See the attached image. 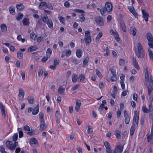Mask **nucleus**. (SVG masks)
<instances>
[{"instance_id":"obj_27","label":"nucleus","mask_w":153,"mask_h":153,"mask_svg":"<svg viewBox=\"0 0 153 153\" xmlns=\"http://www.w3.org/2000/svg\"><path fill=\"white\" fill-rule=\"evenodd\" d=\"M18 131L19 133V137L21 138L23 136V131L21 128H18Z\"/></svg>"},{"instance_id":"obj_53","label":"nucleus","mask_w":153,"mask_h":153,"mask_svg":"<svg viewBox=\"0 0 153 153\" xmlns=\"http://www.w3.org/2000/svg\"><path fill=\"white\" fill-rule=\"evenodd\" d=\"M30 36L31 38L33 40H35L36 37V34L34 33H32L30 34Z\"/></svg>"},{"instance_id":"obj_15","label":"nucleus","mask_w":153,"mask_h":153,"mask_svg":"<svg viewBox=\"0 0 153 153\" xmlns=\"http://www.w3.org/2000/svg\"><path fill=\"white\" fill-rule=\"evenodd\" d=\"M128 9L130 12L135 17L136 16H137V12L135 10L133 7H129Z\"/></svg>"},{"instance_id":"obj_42","label":"nucleus","mask_w":153,"mask_h":153,"mask_svg":"<svg viewBox=\"0 0 153 153\" xmlns=\"http://www.w3.org/2000/svg\"><path fill=\"white\" fill-rule=\"evenodd\" d=\"M17 39L19 41H21L22 43L24 42L25 41V39L22 38V36L20 35L18 36Z\"/></svg>"},{"instance_id":"obj_51","label":"nucleus","mask_w":153,"mask_h":153,"mask_svg":"<svg viewBox=\"0 0 153 153\" xmlns=\"http://www.w3.org/2000/svg\"><path fill=\"white\" fill-rule=\"evenodd\" d=\"M18 143L17 142H15L13 144V151H14L16 146H18Z\"/></svg>"},{"instance_id":"obj_37","label":"nucleus","mask_w":153,"mask_h":153,"mask_svg":"<svg viewBox=\"0 0 153 153\" xmlns=\"http://www.w3.org/2000/svg\"><path fill=\"white\" fill-rule=\"evenodd\" d=\"M58 19L60 22L62 24H65V19L62 16H60L58 17Z\"/></svg>"},{"instance_id":"obj_28","label":"nucleus","mask_w":153,"mask_h":153,"mask_svg":"<svg viewBox=\"0 0 153 153\" xmlns=\"http://www.w3.org/2000/svg\"><path fill=\"white\" fill-rule=\"evenodd\" d=\"M102 36V32L100 33L97 36L96 39L95 41L96 43L98 42L99 40Z\"/></svg>"},{"instance_id":"obj_54","label":"nucleus","mask_w":153,"mask_h":153,"mask_svg":"<svg viewBox=\"0 0 153 153\" xmlns=\"http://www.w3.org/2000/svg\"><path fill=\"white\" fill-rule=\"evenodd\" d=\"M125 122L126 124L129 123L130 121V118L129 116L127 117H125Z\"/></svg>"},{"instance_id":"obj_39","label":"nucleus","mask_w":153,"mask_h":153,"mask_svg":"<svg viewBox=\"0 0 153 153\" xmlns=\"http://www.w3.org/2000/svg\"><path fill=\"white\" fill-rule=\"evenodd\" d=\"M135 127L134 126H132L131 127V128L130 130V135L132 136L133 134L134 133V131H135Z\"/></svg>"},{"instance_id":"obj_13","label":"nucleus","mask_w":153,"mask_h":153,"mask_svg":"<svg viewBox=\"0 0 153 153\" xmlns=\"http://www.w3.org/2000/svg\"><path fill=\"white\" fill-rule=\"evenodd\" d=\"M120 25L122 30L124 32L126 31V29L124 22L121 20L120 22Z\"/></svg>"},{"instance_id":"obj_30","label":"nucleus","mask_w":153,"mask_h":153,"mask_svg":"<svg viewBox=\"0 0 153 153\" xmlns=\"http://www.w3.org/2000/svg\"><path fill=\"white\" fill-rule=\"evenodd\" d=\"M84 40L86 45H89L91 41V38H85Z\"/></svg>"},{"instance_id":"obj_47","label":"nucleus","mask_w":153,"mask_h":153,"mask_svg":"<svg viewBox=\"0 0 153 153\" xmlns=\"http://www.w3.org/2000/svg\"><path fill=\"white\" fill-rule=\"evenodd\" d=\"M85 38H91L90 35V33L89 31H86L85 32Z\"/></svg>"},{"instance_id":"obj_60","label":"nucleus","mask_w":153,"mask_h":153,"mask_svg":"<svg viewBox=\"0 0 153 153\" xmlns=\"http://www.w3.org/2000/svg\"><path fill=\"white\" fill-rule=\"evenodd\" d=\"M133 64L134 67L138 70H139L140 67L138 65L137 62L133 63Z\"/></svg>"},{"instance_id":"obj_5","label":"nucleus","mask_w":153,"mask_h":153,"mask_svg":"<svg viewBox=\"0 0 153 153\" xmlns=\"http://www.w3.org/2000/svg\"><path fill=\"white\" fill-rule=\"evenodd\" d=\"M151 134L147 135V141L151 143H153V123L152 124L151 128Z\"/></svg>"},{"instance_id":"obj_49","label":"nucleus","mask_w":153,"mask_h":153,"mask_svg":"<svg viewBox=\"0 0 153 153\" xmlns=\"http://www.w3.org/2000/svg\"><path fill=\"white\" fill-rule=\"evenodd\" d=\"M17 55L19 59H22L23 57V54L22 52H17Z\"/></svg>"},{"instance_id":"obj_22","label":"nucleus","mask_w":153,"mask_h":153,"mask_svg":"<svg viewBox=\"0 0 153 153\" xmlns=\"http://www.w3.org/2000/svg\"><path fill=\"white\" fill-rule=\"evenodd\" d=\"M89 58L87 56L83 59V61L82 64V66L84 67H85L87 64L89 62Z\"/></svg>"},{"instance_id":"obj_35","label":"nucleus","mask_w":153,"mask_h":153,"mask_svg":"<svg viewBox=\"0 0 153 153\" xmlns=\"http://www.w3.org/2000/svg\"><path fill=\"white\" fill-rule=\"evenodd\" d=\"M46 23H47L48 27L52 29L53 28V23L51 20H49Z\"/></svg>"},{"instance_id":"obj_6","label":"nucleus","mask_w":153,"mask_h":153,"mask_svg":"<svg viewBox=\"0 0 153 153\" xmlns=\"http://www.w3.org/2000/svg\"><path fill=\"white\" fill-rule=\"evenodd\" d=\"M148 95L150 96L153 90V81L151 79L150 80L149 86L148 87Z\"/></svg>"},{"instance_id":"obj_55","label":"nucleus","mask_w":153,"mask_h":153,"mask_svg":"<svg viewBox=\"0 0 153 153\" xmlns=\"http://www.w3.org/2000/svg\"><path fill=\"white\" fill-rule=\"evenodd\" d=\"M44 39V38L43 36H40L38 38L37 42L38 43H40L42 41H43Z\"/></svg>"},{"instance_id":"obj_50","label":"nucleus","mask_w":153,"mask_h":153,"mask_svg":"<svg viewBox=\"0 0 153 153\" xmlns=\"http://www.w3.org/2000/svg\"><path fill=\"white\" fill-rule=\"evenodd\" d=\"M104 145L105 146L106 149L111 148L110 144L107 141H105L104 142Z\"/></svg>"},{"instance_id":"obj_17","label":"nucleus","mask_w":153,"mask_h":153,"mask_svg":"<svg viewBox=\"0 0 153 153\" xmlns=\"http://www.w3.org/2000/svg\"><path fill=\"white\" fill-rule=\"evenodd\" d=\"M81 105V102L79 100H76V102L75 110L78 112L79 110Z\"/></svg>"},{"instance_id":"obj_52","label":"nucleus","mask_w":153,"mask_h":153,"mask_svg":"<svg viewBox=\"0 0 153 153\" xmlns=\"http://www.w3.org/2000/svg\"><path fill=\"white\" fill-rule=\"evenodd\" d=\"M111 74L112 76H116V71L114 69H110Z\"/></svg>"},{"instance_id":"obj_41","label":"nucleus","mask_w":153,"mask_h":153,"mask_svg":"<svg viewBox=\"0 0 153 153\" xmlns=\"http://www.w3.org/2000/svg\"><path fill=\"white\" fill-rule=\"evenodd\" d=\"M85 79V76L84 75H80L79 77V80L78 81L79 82H82Z\"/></svg>"},{"instance_id":"obj_61","label":"nucleus","mask_w":153,"mask_h":153,"mask_svg":"<svg viewBox=\"0 0 153 153\" xmlns=\"http://www.w3.org/2000/svg\"><path fill=\"white\" fill-rule=\"evenodd\" d=\"M88 133L89 134H91L93 133V130L90 126H88Z\"/></svg>"},{"instance_id":"obj_10","label":"nucleus","mask_w":153,"mask_h":153,"mask_svg":"<svg viewBox=\"0 0 153 153\" xmlns=\"http://www.w3.org/2000/svg\"><path fill=\"white\" fill-rule=\"evenodd\" d=\"M123 148H122L121 145H119L115 147L113 153H118L122 152Z\"/></svg>"},{"instance_id":"obj_45","label":"nucleus","mask_w":153,"mask_h":153,"mask_svg":"<svg viewBox=\"0 0 153 153\" xmlns=\"http://www.w3.org/2000/svg\"><path fill=\"white\" fill-rule=\"evenodd\" d=\"M142 110L145 113L150 112L149 109L146 108L145 106H143L142 107Z\"/></svg>"},{"instance_id":"obj_1","label":"nucleus","mask_w":153,"mask_h":153,"mask_svg":"<svg viewBox=\"0 0 153 153\" xmlns=\"http://www.w3.org/2000/svg\"><path fill=\"white\" fill-rule=\"evenodd\" d=\"M143 48L141 44L140 43H138L137 44V51L136 52V54L138 58L141 57L142 56H143Z\"/></svg>"},{"instance_id":"obj_63","label":"nucleus","mask_w":153,"mask_h":153,"mask_svg":"<svg viewBox=\"0 0 153 153\" xmlns=\"http://www.w3.org/2000/svg\"><path fill=\"white\" fill-rule=\"evenodd\" d=\"M74 11L76 12H79L81 13H83L85 12L84 11L82 10H80L79 9H76L74 10Z\"/></svg>"},{"instance_id":"obj_16","label":"nucleus","mask_w":153,"mask_h":153,"mask_svg":"<svg viewBox=\"0 0 153 153\" xmlns=\"http://www.w3.org/2000/svg\"><path fill=\"white\" fill-rule=\"evenodd\" d=\"M25 92L22 89L20 88L19 89V94L18 96L19 98H21V99H23L24 97Z\"/></svg>"},{"instance_id":"obj_7","label":"nucleus","mask_w":153,"mask_h":153,"mask_svg":"<svg viewBox=\"0 0 153 153\" xmlns=\"http://www.w3.org/2000/svg\"><path fill=\"white\" fill-rule=\"evenodd\" d=\"M30 144L32 146H38V143L37 140L34 138H32L30 139Z\"/></svg>"},{"instance_id":"obj_48","label":"nucleus","mask_w":153,"mask_h":153,"mask_svg":"<svg viewBox=\"0 0 153 153\" xmlns=\"http://www.w3.org/2000/svg\"><path fill=\"white\" fill-rule=\"evenodd\" d=\"M125 61L124 59H120L119 60V65L120 66L123 65L125 63Z\"/></svg>"},{"instance_id":"obj_3","label":"nucleus","mask_w":153,"mask_h":153,"mask_svg":"<svg viewBox=\"0 0 153 153\" xmlns=\"http://www.w3.org/2000/svg\"><path fill=\"white\" fill-rule=\"evenodd\" d=\"M96 23L99 26H103L104 25V23L103 18L100 16H97L95 18Z\"/></svg>"},{"instance_id":"obj_56","label":"nucleus","mask_w":153,"mask_h":153,"mask_svg":"<svg viewBox=\"0 0 153 153\" xmlns=\"http://www.w3.org/2000/svg\"><path fill=\"white\" fill-rule=\"evenodd\" d=\"M79 86V85L76 84L73 87L71 88V90L72 91H74L77 89Z\"/></svg>"},{"instance_id":"obj_8","label":"nucleus","mask_w":153,"mask_h":153,"mask_svg":"<svg viewBox=\"0 0 153 153\" xmlns=\"http://www.w3.org/2000/svg\"><path fill=\"white\" fill-rule=\"evenodd\" d=\"M145 81L146 82H148L149 81L150 82V80L151 79L152 80V79L150 78H149V71L148 68L147 67H146L145 69Z\"/></svg>"},{"instance_id":"obj_21","label":"nucleus","mask_w":153,"mask_h":153,"mask_svg":"<svg viewBox=\"0 0 153 153\" xmlns=\"http://www.w3.org/2000/svg\"><path fill=\"white\" fill-rule=\"evenodd\" d=\"M130 31L132 33L133 36H135L137 33V29L134 26H132L130 28Z\"/></svg>"},{"instance_id":"obj_4","label":"nucleus","mask_w":153,"mask_h":153,"mask_svg":"<svg viewBox=\"0 0 153 153\" xmlns=\"http://www.w3.org/2000/svg\"><path fill=\"white\" fill-rule=\"evenodd\" d=\"M104 8L106 10L107 12L109 13L111 11L113 6L111 3L107 1L105 3Z\"/></svg>"},{"instance_id":"obj_58","label":"nucleus","mask_w":153,"mask_h":153,"mask_svg":"<svg viewBox=\"0 0 153 153\" xmlns=\"http://www.w3.org/2000/svg\"><path fill=\"white\" fill-rule=\"evenodd\" d=\"M47 3L46 2H41L39 4V7L40 8L41 7H42L43 6H46Z\"/></svg>"},{"instance_id":"obj_2","label":"nucleus","mask_w":153,"mask_h":153,"mask_svg":"<svg viewBox=\"0 0 153 153\" xmlns=\"http://www.w3.org/2000/svg\"><path fill=\"white\" fill-rule=\"evenodd\" d=\"M134 114L133 119V124L135 127H136L138 126L139 120V112L138 111H134Z\"/></svg>"},{"instance_id":"obj_11","label":"nucleus","mask_w":153,"mask_h":153,"mask_svg":"<svg viewBox=\"0 0 153 153\" xmlns=\"http://www.w3.org/2000/svg\"><path fill=\"white\" fill-rule=\"evenodd\" d=\"M0 108L1 111L2 115L5 117L6 116L5 108L3 104L1 102H0Z\"/></svg>"},{"instance_id":"obj_38","label":"nucleus","mask_w":153,"mask_h":153,"mask_svg":"<svg viewBox=\"0 0 153 153\" xmlns=\"http://www.w3.org/2000/svg\"><path fill=\"white\" fill-rule=\"evenodd\" d=\"M39 121H44V114L43 112H40L39 114Z\"/></svg>"},{"instance_id":"obj_14","label":"nucleus","mask_w":153,"mask_h":153,"mask_svg":"<svg viewBox=\"0 0 153 153\" xmlns=\"http://www.w3.org/2000/svg\"><path fill=\"white\" fill-rule=\"evenodd\" d=\"M39 104H37L36 107L33 109L32 114L33 115H36L37 114L39 111Z\"/></svg>"},{"instance_id":"obj_26","label":"nucleus","mask_w":153,"mask_h":153,"mask_svg":"<svg viewBox=\"0 0 153 153\" xmlns=\"http://www.w3.org/2000/svg\"><path fill=\"white\" fill-rule=\"evenodd\" d=\"M1 29L2 32H6L7 30V27L6 25L4 24H2L1 25Z\"/></svg>"},{"instance_id":"obj_62","label":"nucleus","mask_w":153,"mask_h":153,"mask_svg":"<svg viewBox=\"0 0 153 153\" xmlns=\"http://www.w3.org/2000/svg\"><path fill=\"white\" fill-rule=\"evenodd\" d=\"M95 71L96 74L100 77H101L102 76V74L101 72L98 70L96 69Z\"/></svg>"},{"instance_id":"obj_18","label":"nucleus","mask_w":153,"mask_h":153,"mask_svg":"<svg viewBox=\"0 0 153 153\" xmlns=\"http://www.w3.org/2000/svg\"><path fill=\"white\" fill-rule=\"evenodd\" d=\"M76 54L78 57L80 58L82 54V51L80 49H78L76 51Z\"/></svg>"},{"instance_id":"obj_25","label":"nucleus","mask_w":153,"mask_h":153,"mask_svg":"<svg viewBox=\"0 0 153 153\" xmlns=\"http://www.w3.org/2000/svg\"><path fill=\"white\" fill-rule=\"evenodd\" d=\"M28 102L30 104H32L34 102V97L33 96H29L27 98Z\"/></svg>"},{"instance_id":"obj_20","label":"nucleus","mask_w":153,"mask_h":153,"mask_svg":"<svg viewBox=\"0 0 153 153\" xmlns=\"http://www.w3.org/2000/svg\"><path fill=\"white\" fill-rule=\"evenodd\" d=\"M41 123L40 126V128L41 129H44L46 128L47 127V125L45 124L44 120L43 121H40Z\"/></svg>"},{"instance_id":"obj_33","label":"nucleus","mask_w":153,"mask_h":153,"mask_svg":"<svg viewBox=\"0 0 153 153\" xmlns=\"http://www.w3.org/2000/svg\"><path fill=\"white\" fill-rule=\"evenodd\" d=\"M121 133L120 131L119 130H116V132L115 133L116 137L119 139L121 138Z\"/></svg>"},{"instance_id":"obj_57","label":"nucleus","mask_w":153,"mask_h":153,"mask_svg":"<svg viewBox=\"0 0 153 153\" xmlns=\"http://www.w3.org/2000/svg\"><path fill=\"white\" fill-rule=\"evenodd\" d=\"M114 35V37L117 42H119L120 39L119 35L118 34L115 33Z\"/></svg>"},{"instance_id":"obj_36","label":"nucleus","mask_w":153,"mask_h":153,"mask_svg":"<svg viewBox=\"0 0 153 153\" xmlns=\"http://www.w3.org/2000/svg\"><path fill=\"white\" fill-rule=\"evenodd\" d=\"M78 77L75 74H73L72 75V80L73 82H76L77 79Z\"/></svg>"},{"instance_id":"obj_23","label":"nucleus","mask_w":153,"mask_h":153,"mask_svg":"<svg viewBox=\"0 0 153 153\" xmlns=\"http://www.w3.org/2000/svg\"><path fill=\"white\" fill-rule=\"evenodd\" d=\"M22 22L24 26L28 25L30 23L29 20L27 18H24L22 20Z\"/></svg>"},{"instance_id":"obj_43","label":"nucleus","mask_w":153,"mask_h":153,"mask_svg":"<svg viewBox=\"0 0 153 153\" xmlns=\"http://www.w3.org/2000/svg\"><path fill=\"white\" fill-rule=\"evenodd\" d=\"M18 134L17 133H15L14 134V135L12 137L13 141L15 142L18 139Z\"/></svg>"},{"instance_id":"obj_19","label":"nucleus","mask_w":153,"mask_h":153,"mask_svg":"<svg viewBox=\"0 0 153 153\" xmlns=\"http://www.w3.org/2000/svg\"><path fill=\"white\" fill-rule=\"evenodd\" d=\"M65 89L63 88V86H60L58 91V93L59 94H62L65 91Z\"/></svg>"},{"instance_id":"obj_46","label":"nucleus","mask_w":153,"mask_h":153,"mask_svg":"<svg viewBox=\"0 0 153 153\" xmlns=\"http://www.w3.org/2000/svg\"><path fill=\"white\" fill-rule=\"evenodd\" d=\"M23 16H24L21 13H19V14L18 16L16 18V19L17 21H19L22 18Z\"/></svg>"},{"instance_id":"obj_9","label":"nucleus","mask_w":153,"mask_h":153,"mask_svg":"<svg viewBox=\"0 0 153 153\" xmlns=\"http://www.w3.org/2000/svg\"><path fill=\"white\" fill-rule=\"evenodd\" d=\"M6 147L11 150L13 151V142L12 141L7 140L5 143Z\"/></svg>"},{"instance_id":"obj_59","label":"nucleus","mask_w":153,"mask_h":153,"mask_svg":"<svg viewBox=\"0 0 153 153\" xmlns=\"http://www.w3.org/2000/svg\"><path fill=\"white\" fill-rule=\"evenodd\" d=\"M104 107V105L103 104H100V105L99 107V110L100 112L102 111L103 110V109Z\"/></svg>"},{"instance_id":"obj_12","label":"nucleus","mask_w":153,"mask_h":153,"mask_svg":"<svg viewBox=\"0 0 153 153\" xmlns=\"http://www.w3.org/2000/svg\"><path fill=\"white\" fill-rule=\"evenodd\" d=\"M143 15L144 19L146 22L148 21L149 14L146 13V11L143 9L142 10Z\"/></svg>"},{"instance_id":"obj_44","label":"nucleus","mask_w":153,"mask_h":153,"mask_svg":"<svg viewBox=\"0 0 153 153\" xmlns=\"http://www.w3.org/2000/svg\"><path fill=\"white\" fill-rule=\"evenodd\" d=\"M0 151L1 153H8L5 149V148L3 146H0Z\"/></svg>"},{"instance_id":"obj_32","label":"nucleus","mask_w":153,"mask_h":153,"mask_svg":"<svg viewBox=\"0 0 153 153\" xmlns=\"http://www.w3.org/2000/svg\"><path fill=\"white\" fill-rule=\"evenodd\" d=\"M36 49V46H32L28 49V52H29L34 51Z\"/></svg>"},{"instance_id":"obj_24","label":"nucleus","mask_w":153,"mask_h":153,"mask_svg":"<svg viewBox=\"0 0 153 153\" xmlns=\"http://www.w3.org/2000/svg\"><path fill=\"white\" fill-rule=\"evenodd\" d=\"M16 7L17 9L20 11H22L24 8V6L22 3L17 4Z\"/></svg>"},{"instance_id":"obj_31","label":"nucleus","mask_w":153,"mask_h":153,"mask_svg":"<svg viewBox=\"0 0 153 153\" xmlns=\"http://www.w3.org/2000/svg\"><path fill=\"white\" fill-rule=\"evenodd\" d=\"M9 12L10 14L14 15L15 14V7H10L9 8Z\"/></svg>"},{"instance_id":"obj_34","label":"nucleus","mask_w":153,"mask_h":153,"mask_svg":"<svg viewBox=\"0 0 153 153\" xmlns=\"http://www.w3.org/2000/svg\"><path fill=\"white\" fill-rule=\"evenodd\" d=\"M41 19L42 21L45 23H47L49 20L48 16H45L42 17Z\"/></svg>"},{"instance_id":"obj_64","label":"nucleus","mask_w":153,"mask_h":153,"mask_svg":"<svg viewBox=\"0 0 153 153\" xmlns=\"http://www.w3.org/2000/svg\"><path fill=\"white\" fill-rule=\"evenodd\" d=\"M23 128L24 130L27 131H28L29 130H30V127L27 125L25 126Z\"/></svg>"},{"instance_id":"obj_40","label":"nucleus","mask_w":153,"mask_h":153,"mask_svg":"<svg viewBox=\"0 0 153 153\" xmlns=\"http://www.w3.org/2000/svg\"><path fill=\"white\" fill-rule=\"evenodd\" d=\"M149 55L151 59L153 60V54L152 51L149 48L148 49Z\"/></svg>"},{"instance_id":"obj_29","label":"nucleus","mask_w":153,"mask_h":153,"mask_svg":"<svg viewBox=\"0 0 153 153\" xmlns=\"http://www.w3.org/2000/svg\"><path fill=\"white\" fill-rule=\"evenodd\" d=\"M36 131L35 130L31 129H30L28 132H27V134L30 136H32L34 135Z\"/></svg>"}]
</instances>
